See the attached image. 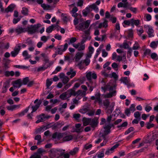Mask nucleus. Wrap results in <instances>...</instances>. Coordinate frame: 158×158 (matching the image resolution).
Listing matches in <instances>:
<instances>
[{
	"instance_id": "7ed1b4c3",
	"label": "nucleus",
	"mask_w": 158,
	"mask_h": 158,
	"mask_svg": "<svg viewBox=\"0 0 158 158\" xmlns=\"http://www.w3.org/2000/svg\"><path fill=\"white\" fill-rule=\"evenodd\" d=\"M91 21L88 20L85 22H83L80 23L78 25L76 26V30L79 31H84L87 29L89 27Z\"/></svg>"
},
{
	"instance_id": "5701e85b",
	"label": "nucleus",
	"mask_w": 158,
	"mask_h": 158,
	"mask_svg": "<svg viewBox=\"0 0 158 158\" xmlns=\"http://www.w3.org/2000/svg\"><path fill=\"white\" fill-rule=\"evenodd\" d=\"M26 31L25 28H22V27H17L15 29V32L17 34H19L25 32Z\"/></svg>"
},
{
	"instance_id": "aec40b11",
	"label": "nucleus",
	"mask_w": 158,
	"mask_h": 158,
	"mask_svg": "<svg viewBox=\"0 0 158 158\" xmlns=\"http://www.w3.org/2000/svg\"><path fill=\"white\" fill-rule=\"evenodd\" d=\"M70 97V95L69 94V93L67 91L62 94L59 96L60 98L63 100H65Z\"/></svg>"
},
{
	"instance_id": "cd10ccee",
	"label": "nucleus",
	"mask_w": 158,
	"mask_h": 158,
	"mask_svg": "<svg viewBox=\"0 0 158 158\" xmlns=\"http://www.w3.org/2000/svg\"><path fill=\"white\" fill-rule=\"evenodd\" d=\"M66 74L68 76L70 75V77L72 78L75 76L76 72L73 71V69H71Z\"/></svg>"
},
{
	"instance_id": "603ef678",
	"label": "nucleus",
	"mask_w": 158,
	"mask_h": 158,
	"mask_svg": "<svg viewBox=\"0 0 158 158\" xmlns=\"http://www.w3.org/2000/svg\"><path fill=\"white\" fill-rule=\"evenodd\" d=\"M134 130L135 129L133 127H131L125 132L124 134L125 135H127L131 132L134 131Z\"/></svg>"
},
{
	"instance_id": "4468645a",
	"label": "nucleus",
	"mask_w": 158,
	"mask_h": 158,
	"mask_svg": "<svg viewBox=\"0 0 158 158\" xmlns=\"http://www.w3.org/2000/svg\"><path fill=\"white\" fill-rule=\"evenodd\" d=\"M119 144H116L110 148L107 149L105 152V154L108 155L114 152V150L117 148Z\"/></svg>"
},
{
	"instance_id": "13d9d810",
	"label": "nucleus",
	"mask_w": 158,
	"mask_h": 158,
	"mask_svg": "<svg viewBox=\"0 0 158 158\" xmlns=\"http://www.w3.org/2000/svg\"><path fill=\"white\" fill-rule=\"evenodd\" d=\"M136 153L134 152H130L127 154V156L128 158H131L136 155Z\"/></svg>"
},
{
	"instance_id": "3c124183",
	"label": "nucleus",
	"mask_w": 158,
	"mask_h": 158,
	"mask_svg": "<svg viewBox=\"0 0 158 158\" xmlns=\"http://www.w3.org/2000/svg\"><path fill=\"white\" fill-rule=\"evenodd\" d=\"M150 56L151 58L154 60H157L158 59V56L157 54L155 53H152Z\"/></svg>"
},
{
	"instance_id": "2eb2a0df",
	"label": "nucleus",
	"mask_w": 158,
	"mask_h": 158,
	"mask_svg": "<svg viewBox=\"0 0 158 158\" xmlns=\"http://www.w3.org/2000/svg\"><path fill=\"white\" fill-rule=\"evenodd\" d=\"M60 77L61 79L62 82L64 84H67L69 81V78L65 76L64 73H61L60 75Z\"/></svg>"
},
{
	"instance_id": "9d476101",
	"label": "nucleus",
	"mask_w": 158,
	"mask_h": 158,
	"mask_svg": "<svg viewBox=\"0 0 158 158\" xmlns=\"http://www.w3.org/2000/svg\"><path fill=\"white\" fill-rule=\"evenodd\" d=\"M10 80H7L4 83L3 86L2 88V92L3 93H6L8 88L10 86Z\"/></svg>"
},
{
	"instance_id": "6ab92c4d",
	"label": "nucleus",
	"mask_w": 158,
	"mask_h": 158,
	"mask_svg": "<svg viewBox=\"0 0 158 158\" xmlns=\"http://www.w3.org/2000/svg\"><path fill=\"white\" fill-rule=\"evenodd\" d=\"M122 2H120L118 4V7H127L128 5V2H127V0H122Z\"/></svg>"
},
{
	"instance_id": "2f4dec72",
	"label": "nucleus",
	"mask_w": 158,
	"mask_h": 158,
	"mask_svg": "<svg viewBox=\"0 0 158 158\" xmlns=\"http://www.w3.org/2000/svg\"><path fill=\"white\" fill-rule=\"evenodd\" d=\"M50 66V64H48L47 65H46V64H45V65L43 66H42L41 67H40L38 68L37 69V71L39 72L40 71H44L46 69H47Z\"/></svg>"
},
{
	"instance_id": "49530a36",
	"label": "nucleus",
	"mask_w": 158,
	"mask_h": 158,
	"mask_svg": "<svg viewBox=\"0 0 158 158\" xmlns=\"http://www.w3.org/2000/svg\"><path fill=\"white\" fill-rule=\"evenodd\" d=\"M97 124V121L94 119H91L90 118V125H91L92 127H94L96 126Z\"/></svg>"
},
{
	"instance_id": "1a4fd4ad",
	"label": "nucleus",
	"mask_w": 158,
	"mask_h": 158,
	"mask_svg": "<svg viewBox=\"0 0 158 158\" xmlns=\"http://www.w3.org/2000/svg\"><path fill=\"white\" fill-rule=\"evenodd\" d=\"M21 49L20 44H19L15 46L14 50L11 52L12 57H15L19 53Z\"/></svg>"
},
{
	"instance_id": "c85d7f7f",
	"label": "nucleus",
	"mask_w": 158,
	"mask_h": 158,
	"mask_svg": "<svg viewBox=\"0 0 158 158\" xmlns=\"http://www.w3.org/2000/svg\"><path fill=\"white\" fill-rule=\"evenodd\" d=\"M83 54L81 52H78L76 54L75 56V60L76 61H78L82 57Z\"/></svg>"
},
{
	"instance_id": "09e8293b",
	"label": "nucleus",
	"mask_w": 158,
	"mask_h": 158,
	"mask_svg": "<svg viewBox=\"0 0 158 158\" xmlns=\"http://www.w3.org/2000/svg\"><path fill=\"white\" fill-rule=\"evenodd\" d=\"M151 53V50L150 49H147L144 51L143 56H145L147 55H150Z\"/></svg>"
},
{
	"instance_id": "a878e982",
	"label": "nucleus",
	"mask_w": 158,
	"mask_h": 158,
	"mask_svg": "<svg viewBox=\"0 0 158 158\" xmlns=\"http://www.w3.org/2000/svg\"><path fill=\"white\" fill-rule=\"evenodd\" d=\"M111 69V68L110 67H108L106 69H104L103 70L101 71V73L102 75L106 77H107L109 76V74L106 73V70L110 71Z\"/></svg>"
},
{
	"instance_id": "338daca9",
	"label": "nucleus",
	"mask_w": 158,
	"mask_h": 158,
	"mask_svg": "<svg viewBox=\"0 0 158 158\" xmlns=\"http://www.w3.org/2000/svg\"><path fill=\"white\" fill-rule=\"evenodd\" d=\"M52 83V81L51 80L47 79L46 81V86L48 88L51 85Z\"/></svg>"
},
{
	"instance_id": "052dcab7",
	"label": "nucleus",
	"mask_w": 158,
	"mask_h": 158,
	"mask_svg": "<svg viewBox=\"0 0 158 158\" xmlns=\"http://www.w3.org/2000/svg\"><path fill=\"white\" fill-rule=\"evenodd\" d=\"M48 39V37H47L46 36L44 35L41 37L40 40L41 41H43L44 43H45L47 42Z\"/></svg>"
},
{
	"instance_id": "412c9836",
	"label": "nucleus",
	"mask_w": 158,
	"mask_h": 158,
	"mask_svg": "<svg viewBox=\"0 0 158 158\" xmlns=\"http://www.w3.org/2000/svg\"><path fill=\"white\" fill-rule=\"evenodd\" d=\"M15 5L13 4H11L8 6L5 10V11L6 13L12 12L13 11L15 7Z\"/></svg>"
},
{
	"instance_id": "6e6552de",
	"label": "nucleus",
	"mask_w": 158,
	"mask_h": 158,
	"mask_svg": "<svg viewBox=\"0 0 158 158\" xmlns=\"http://www.w3.org/2000/svg\"><path fill=\"white\" fill-rule=\"evenodd\" d=\"M86 76L88 80L91 81L92 78L95 79L97 78V74L94 72H89L87 73Z\"/></svg>"
},
{
	"instance_id": "c756f323",
	"label": "nucleus",
	"mask_w": 158,
	"mask_h": 158,
	"mask_svg": "<svg viewBox=\"0 0 158 158\" xmlns=\"http://www.w3.org/2000/svg\"><path fill=\"white\" fill-rule=\"evenodd\" d=\"M108 26L107 21L106 20H105L103 23H101L99 24L98 28H101L102 27L105 28H106Z\"/></svg>"
},
{
	"instance_id": "4d7b16f0",
	"label": "nucleus",
	"mask_w": 158,
	"mask_h": 158,
	"mask_svg": "<svg viewBox=\"0 0 158 158\" xmlns=\"http://www.w3.org/2000/svg\"><path fill=\"white\" fill-rule=\"evenodd\" d=\"M128 50L127 52V57H130L131 56V53L132 52V48H128Z\"/></svg>"
},
{
	"instance_id": "a211bd4d",
	"label": "nucleus",
	"mask_w": 158,
	"mask_h": 158,
	"mask_svg": "<svg viewBox=\"0 0 158 158\" xmlns=\"http://www.w3.org/2000/svg\"><path fill=\"white\" fill-rule=\"evenodd\" d=\"M13 85L15 88H20L22 85L21 79H19L13 82Z\"/></svg>"
},
{
	"instance_id": "a19ab883",
	"label": "nucleus",
	"mask_w": 158,
	"mask_h": 158,
	"mask_svg": "<svg viewBox=\"0 0 158 158\" xmlns=\"http://www.w3.org/2000/svg\"><path fill=\"white\" fill-rule=\"evenodd\" d=\"M101 136L103 138V139H104L103 142L100 144L101 146L102 147L104 146H105L106 144V143L107 142V140L106 139V137H105V135H102Z\"/></svg>"
},
{
	"instance_id": "0eeeda50",
	"label": "nucleus",
	"mask_w": 158,
	"mask_h": 158,
	"mask_svg": "<svg viewBox=\"0 0 158 158\" xmlns=\"http://www.w3.org/2000/svg\"><path fill=\"white\" fill-rule=\"evenodd\" d=\"M89 82H87L86 84L88 87L89 90L90 91L91 93L93 90V89L95 88L97 85L96 82L94 81H93L92 80H89Z\"/></svg>"
},
{
	"instance_id": "4be33fe9",
	"label": "nucleus",
	"mask_w": 158,
	"mask_h": 158,
	"mask_svg": "<svg viewBox=\"0 0 158 158\" xmlns=\"http://www.w3.org/2000/svg\"><path fill=\"white\" fill-rule=\"evenodd\" d=\"M76 129L75 131L77 133H80L83 131V127H81V124L79 123L75 125Z\"/></svg>"
},
{
	"instance_id": "bf43d9fd",
	"label": "nucleus",
	"mask_w": 158,
	"mask_h": 158,
	"mask_svg": "<svg viewBox=\"0 0 158 158\" xmlns=\"http://www.w3.org/2000/svg\"><path fill=\"white\" fill-rule=\"evenodd\" d=\"M34 103H36L35 105L38 108L39 107L40 105H41V102L38 99H36Z\"/></svg>"
},
{
	"instance_id": "9b49d317",
	"label": "nucleus",
	"mask_w": 158,
	"mask_h": 158,
	"mask_svg": "<svg viewBox=\"0 0 158 158\" xmlns=\"http://www.w3.org/2000/svg\"><path fill=\"white\" fill-rule=\"evenodd\" d=\"M114 106L115 103L112 102L109 106L105 107L106 112L108 114L112 113L114 110Z\"/></svg>"
},
{
	"instance_id": "39448f33",
	"label": "nucleus",
	"mask_w": 158,
	"mask_h": 158,
	"mask_svg": "<svg viewBox=\"0 0 158 158\" xmlns=\"http://www.w3.org/2000/svg\"><path fill=\"white\" fill-rule=\"evenodd\" d=\"M68 47V44L67 43H65L64 45H61L58 46V48L56 49V53L59 55H61L63 52H64L67 49Z\"/></svg>"
},
{
	"instance_id": "f3484780",
	"label": "nucleus",
	"mask_w": 158,
	"mask_h": 158,
	"mask_svg": "<svg viewBox=\"0 0 158 158\" xmlns=\"http://www.w3.org/2000/svg\"><path fill=\"white\" fill-rule=\"evenodd\" d=\"M158 137V134L156 132L153 133L148 140V143H151Z\"/></svg>"
},
{
	"instance_id": "864d4df0",
	"label": "nucleus",
	"mask_w": 158,
	"mask_h": 158,
	"mask_svg": "<svg viewBox=\"0 0 158 158\" xmlns=\"http://www.w3.org/2000/svg\"><path fill=\"white\" fill-rule=\"evenodd\" d=\"M103 105L106 107L109 106L110 105V102L108 99H105L103 101Z\"/></svg>"
},
{
	"instance_id": "bb28decb",
	"label": "nucleus",
	"mask_w": 158,
	"mask_h": 158,
	"mask_svg": "<svg viewBox=\"0 0 158 158\" xmlns=\"http://www.w3.org/2000/svg\"><path fill=\"white\" fill-rule=\"evenodd\" d=\"M58 26V25H52L51 26L48 27L46 29V32L48 33H50L52 32L53 29Z\"/></svg>"
},
{
	"instance_id": "774afa93",
	"label": "nucleus",
	"mask_w": 158,
	"mask_h": 158,
	"mask_svg": "<svg viewBox=\"0 0 158 158\" xmlns=\"http://www.w3.org/2000/svg\"><path fill=\"white\" fill-rule=\"evenodd\" d=\"M90 62V60L87 58H86L83 61V63H85L86 66L88 65Z\"/></svg>"
},
{
	"instance_id": "6e6d98bb",
	"label": "nucleus",
	"mask_w": 158,
	"mask_h": 158,
	"mask_svg": "<svg viewBox=\"0 0 158 158\" xmlns=\"http://www.w3.org/2000/svg\"><path fill=\"white\" fill-rule=\"evenodd\" d=\"M92 147L91 144L86 143L84 146V148L86 150L90 149Z\"/></svg>"
},
{
	"instance_id": "b1692460",
	"label": "nucleus",
	"mask_w": 158,
	"mask_h": 158,
	"mask_svg": "<svg viewBox=\"0 0 158 158\" xmlns=\"http://www.w3.org/2000/svg\"><path fill=\"white\" fill-rule=\"evenodd\" d=\"M39 117L43 122L46 120V119L50 118L51 116L49 115H46L45 114H42L40 115L39 116Z\"/></svg>"
},
{
	"instance_id": "f704fd0d",
	"label": "nucleus",
	"mask_w": 158,
	"mask_h": 158,
	"mask_svg": "<svg viewBox=\"0 0 158 158\" xmlns=\"http://www.w3.org/2000/svg\"><path fill=\"white\" fill-rule=\"evenodd\" d=\"M67 92H68V93H69V94L70 95V97L72 95L76 96V92L73 88L67 90Z\"/></svg>"
},
{
	"instance_id": "4c0bfd02",
	"label": "nucleus",
	"mask_w": 158,
	"mask_h": 158,
	"mask_svg": "<svg viewBox=\"0 0 158 158\" xmlns=\"http://www.w3.org/2000/svg\"><path fill=\"white\" fill-rule=\"evenodd\" d=\"M73 137L71 135H67L64 137L63 138V140L64 141H69L72 140L73 139Z\"/></svg>"
},
{
	"instance_id": "20e7f679",
	"label": "nucleus",
	"mask_w": 158,
	"mask_h": 158,
	"mask_svg": "<svg viewBox=\"0 0 158 158\" xmlns=\"http://www.w3.org/2000/svg\"><path fill=\"white\" fill-rule=\"evenodd\" d=\"M84 32V34L82 35V39L81 41V44H84L87 40H90L91 38L90 35V28L85 31Z\"/></svg>"
},
{
	"instance_id": "c03bdc74",
	"label": "nucleus",
	"mask_w": 158,
	"mask_h": 158,
	"mask_svg": "<svg viewBox=\"0 0 158 158\" xmlns=\"http://www.w3.org/2000/svg\"><path fill=\"white\" fill-rule=\"evenodd\" d=\"M29 108V107H28L27 108H26L25 110H24L23 111H22L21 112L19 113V115L20 116H22L24 115L28 111Z\"/></svg>"
},
{
	"instance_id": "473e14b6",
	"label": "nucleus",
	"mask_w": 158,
	"mask_h": 158,
	"mask_svg": "<svg viewBox=\"0 0 158 158\" xmlns=\"http://www.w3.org/2000/svg\"><path fill=\"white\" fill-rule=\"evenodd\" d=\"M95 97L96 101L98 102H102V100L100 98L101 94L99 92L96 93L95 94Z\"/></svg>"
},
{
	"instance_id": "dca6fc26",
	"label": "nucleus",
	"mask_w": 158,
	"mask_h": 158,
	"mask_svg": "<svg viewBox=\"0 0 158 158\" xmlns=\"http://www.w3.org/2000/svg\"><path fill=\"white\" fill-rule=\"evenodd\" d=\"M10 47V44L9 43L6 44L3 42H0V50L3 49H7Z\"/></svg>"
},
{
	"instance_id": "79ce46f5",
	"label": "nucleus",
	"mask_w": 158,
	"mask_h": 158,
	"mask_svg": "<svg viewBox=\"0 0 158 158\" xmlns=\"http://www.w3.org/2000/svg\"><path fill=\"white\" fill-rule=\"evenodd\" d=\"M146 127L148 129H150L151 128L153 127L154 126V124L153 123H152V122H148L146 123Z\"/></svg>"
},
{
	"instance_id": "393cba45",
	"label": "nucleus",
	"mask_w": 158,
	"mask_h": 158,
	"mask_svg": "<svg viewBox=\"0 0 158 158\" xmlns=\"http://www.w3.org/2000/svg\"><path fill=\"white\" fill-rule=\"evenodd\" d=\"M105 150V149H102L98 152L96 154V155L98 158H102L104 157Z\"/></svg>"
},
{
	"instance_id": "e2e57ef3",
	"label": "nucleus",
	"mask_w": 158,
	"mask_h": 158,
	"mask_svg": "<svg viewBox=\"0 0 158 158\" xmlns=\"http://www.w3.org/2000/svg\"><path fill=\"white\" fill-rule=\"evenodd\" d=\"M29 78L28 77H26L23 78V80L22 84L24 85L27 84L29 81Z\"/></svg>"
},
{
	"instance_id": "8fccbe9b",
	"label": "nucleus",
	"mask_w": 158,
	"mask_h": 158,
	"mask_svg": "<svg viewBox=\"0 0 158 158\" xmlns=\"http://www.w3.org/2000/svg\"><path fill=\"white\" fill-rule=\"evenodd\" d=\"M132 48L133 50H136L140 48V46L138 42H135Z\"/></svg>"
},
{
	"instance_id": "69168bd1",
	"label": "nucleus",
	"mask_w": 158,
	"mask_h": 158,
	"mask_svg": "<svg viewBox=\"0 0 158 158\" xmlns=\"http://www.w3.org/2000/svg\"><path fill=\"white\" fill-rule=\"evenodd\" d=\"M77 40V39L75 37H72L69 40V44H73Z\"/></svg>"
},
{
	"instance_id": "ea45409f",
	"label": "nucleus",
	"mask_w": 158,
	"mask_h": 158,
	"mask_svg": "<svg viewBox=\"0 0 158 158\" xmlns=\"http://www.w3.org/2000/svg\"><path fill=\"white\" fill-rule=\"evenodd\" d=\"M41 137L40 135H38L35 136V139L38 141L37 142V145L40 144V143L42 142V141L41 140Z\"/></svg>"
},
{
	"instance_id": "de8ad7c7",
	"label": "nucleus",
	"mask_w": 158,
	"mask_h": 158,
	"mask_svg": "<svg viewBox=\"0 0 158 158\" xmlns=\"http://www.w3.org/2000/svg\"><path fill=\"white\" fill-rule=\"evenodd\" d=\"M121 81L125 84H127L129 83V79L127 77H123L121 78Z\"/></svg>"
},
{
	"instance_id": "f8f14e48",
	"label": "nucleus",
	"mask_w": 158,
	"mask_h": 158,
	"mask_svg": "<svg viewBox=\"0 0 158 158\" xmlns=\"http://www.w3.org/2000/svg\"><path fill=\"white\" fill-rule=\"evenodd\" d=\"M83 44H81V43H78L77 44H73V46L76 49H78V51H82L84 50L85 48V45Z\"/></svg>"
},
{
	"instance_id": "0e129e2a",
	"label": "nucleus",
	"mask_w": 158,
	"mask_h": 158,
	"mask_svg": "<svg viewBox=\"0 0 158 158\" xmlns=\"http://www.w3.org/2000/svg\"><path fill=\"white\" fill-rule=\"evenodd\" d=\"M144 17H145L147 21H148L151 20V16L149 14H145Z\"/></svg>"
},
{
	"instance_id": "f03ea898",
	"label": "nucleus",
	"mask_w": 158,
	"mask_h": 158,
	"mask_svg": "<svg viewBox=\"0 0 158 158\" xmlns=\"http://www.w3.org/2000/svg\"><path fill=\"white\" fill-rule=\"evenodd\" d=\"M64 150L60 149L53 148L50 151V156L52 157L63 158L62 155L64 153Z\"/></svg>"
},
{
	"instance_id": "f257e3e1",
	"label": "nucleus",
	"mask_w": 158,
	"mask_h": 158,
	"mask_svg": "<svg viewBox=\"0 0 158 158\" xmlns=\"http://www.w3.org/2000/svg\"><path fill=\"white\" fill-rule=\"evenodd\" d=\"M116 86H112L110 85V83H108L104 86L101 87V89L104 93L109 90L110 92L103 95L105 98H111L114 96L116 95V91L115 90Z\"/></svg>"
},
{
	"instance_id": "37998d69",
	"label": "nucleus",
	"mask_w": 158,
	"mask_h": 158,
	"mask_svg": "<svg viewBox=\"0 0 158 158\" xmlns=\"http://www.w3.org/2000/svg\"><path fill=\"white\" fill-rule=\"evenodd\" d=\"M41 6L44 10H48L51 8V6L50 5H46L44 3L42 4Z\"/></svg>"
},
{
	"instance_id": "423d86ee",
	"label": "nucleus",
	"mask_w": 158,
	"mask_h": 158,
	"mask_svg": "<svg viewBox=\"0 0 158 158\" xmlns=\"http://www.w3.org/2000/svg\"><path fill=\"white\" fill-rule=\"evenodd\" d=\"M144 27L147 31V33L149 37H153L154 36L153 35L154 31L151 26L148 25H145Z\"/></svg>"
},
{
	"instance_id": "ddd939ff",
	"label": "nucleus",
	"mask_w": 158,
	"mask_h": 158,
	"mask_svg": "<svg viewBox=\"0 0 158 158\" xmlns=\"http://www.w3.org/2000/svg\"><path fill=\"white\" fill-rule=\"evenodd\" d=\"M41 26V24L40 23L35 25L29 28V31L31 33H34L37 31L38 28Z\"/></svg>"
},
{
	"instance_id": "680f3d73",
	"label": "nucleus",
	"mask_w": 158,
	"mask_h": 158,
	"mask_svg": "<svg viewBox=\"0 0 158 158\" xmlns=\"http://www.w3.org/2000/svg\"><path fill=\"white\" fill-rule=\"evenodd\" d=\"M61 17L62 19L64 22H67L68 20V18L66 15L62 14Z\"/></svg>"
},
{
	"instance_id": "72a5a7b5",
	"label": "nucleus",
	"mask_w": 158,
	"mask_h": 158,
	"mask_svg": "<svg viewBox=\"0 0 158 158\" xmlns=\"http://www.w3.org/2000/svg\"><path fill=\"white\" fill-rule=\"evenodd\" d=\"M23 55L24 57L25 60L28 59L31 57V56L28 54L27 51L26 50L23 52Z\"/></svg>"
},
{
	"instance_id": "5fc2aeb1",
	"label": "nucleus",
	"mask_w": 158,
	"mask_h": 158,
	"mask_svg": "<svg viewBox=\"0 0 158 158\" xmlns=\"http://www.w3.org/2000/svg\"><path fill=\"white\" fill-rule=\"evenodd\" d=\"M28 9L27 8L23 7L21 13L24 15H28Z\"/></svg>"
},
{
	"instance_id": "c9c22d12",
	"label": "nucleus",
	"mask_w": 158,
	"mask_h": 158,
	"mask_svg": "<svg viewBox=\"0 0 158 158\" xmlns=\"http://www.w3.org/2000/svg\"><path fill=\"white\" fill-rule=\"evenodd\" d=\"M14 74L15 73L12 71H7L5 72L4 73V75L6 77L13 76Z\"/></svg>"
},
{
	"instance_id": "a18cd8bd",
	"label": "nucleus",
	"mask_w": 158,
	"mask_h": 158,
	"mask_svg": "<svg viewBox=\"0 0 158 158\" xmlns=\"http://www.w3.org/2000/svg\"><path fill=\"white\" fill-rule=\"evenodd\" d=\"M90 118H88L84 119L83 121V124L84 126H86L89 124L90 125Z\"/></svg>"
},
{
	"instance_id": "e433bc0d",
	"label": "nucleus",
	"mask_w": 158,
	"mask_h": 158,
	"mask_svg": "<svg viewBox=\"0 0 158 158\" xmlns=\"http://www.w3.org/2000/svg\"><path fill=\"white\" fill-rule=\"evenodd\" d=\"M158 45V41H152L150 44V47L154 49L156 48Z\"/></svg>"
},
{
	"instance_id": "58836bf2",
	"label": "nucleus",
	"mask_w": 158,
	"mask_h": 158,
	"mask_svg": "<svg viewBox=\"0 0 158 158\" xmlns=\"http://www.w3.org/2000/svg\"><path fill=\"white\" fill-rule=\"evenodd\" d=\"M90 7L91 8L92 10L93 9L96 12H98L99 9L95 3H93L90 5Z\"/></svg>"
},
{
	"instance_id": "7c9ffc66",
	"label": "nucleus",
	"mask_w": 158,
	"mask_h": 158,
	"mask_svg": "<svg viewBox=\"0 0 158 158\" xmlns=\"http://www.w3.org/2000/svg\"><path fill=\"white\" fill-rule=\"evenodd\" d=\"M131 26H133L135 25L136 26H138L140 24V21L139 20H135L134 19H131Z\"/></svg>"
}]
</instances>
